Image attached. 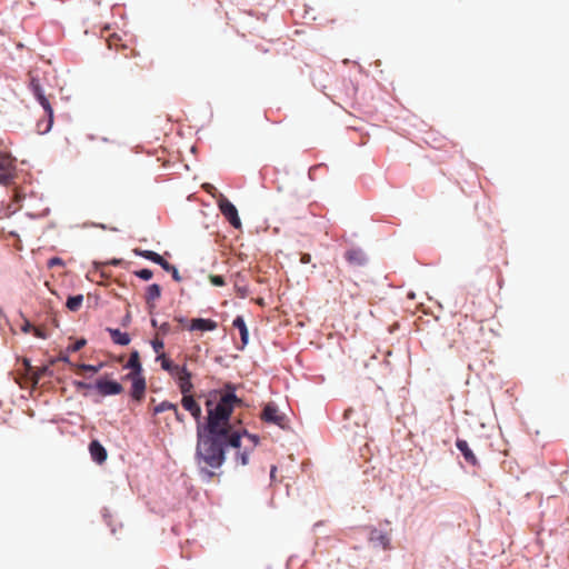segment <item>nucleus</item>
Segmentation results:
<instances>
[{
  "mask_svg": "<svg viewBox=\"0 0 569 569\" xmlns=\"http://www.w3.org/2000/svg\"><path fill=\"white\" fill-rule=\"evenodd\" d=\"M226 388L229 391L210 392L204 403L206 423H199L197 428L196 461L200 472L208 478L214 476L211 469H218L223 465L228 448L237 450L236 465L246 466L259 441L257 436L236 428L231 423L232 411L242 401L234 395V388L231 385H227Z\"/></svg>",
  "mask_w": 569,
  "mask_h": 569,
  "instance_id": "obj_1",
  "label": "nucleus"
},
{
  "mask_svg": "<svg viewBox=\"0 0 569 569\" xmlns=\"http://www.w3.org/2000/svg\"><path fill=\"white\" fill-rule=\"evenodd\" d=\"M29 88L32 91L36 99L38 100V102L43 108L44 113L47 116L46 119L39 120L37 122V131L40 134L48 133L51 130L52 123H53V109H52L51 102H50L49 98L44 94L43 89H42L38 78H36L33 76L30 77Z\"/></svg>",
  "mask_w": 569,
  "mask_h": 569,
  "instance_id": "obj_2",
  "label": "nucleus"
},
{
  "mask_svg": "<svg viewBox=\"0 0 569 569\" xmlns=\"http://www.w3.org/2000/svg\"><path fill=\"white\" fill-rule=\"evenodd\" d=\"M17 176L16 159L7 151L0 150V183L8 186Z\"/></svg>",
  "mask_w": 569,
  "mask_h": 569,
  "instance_id": "obj_3",
  "label": "nucleus"
},
{
  "mask_svg": "<svg viewBox=\"0 0 569 569\" xmlns=\"http://www.w3.org/2000/svg\"><path fill=\"white\" fill-rule=\"evenodd\" d=\"M218 207L232 227L237 229L241 227V220L238 216V210L227 198L221 196L218 200Z\"/></svg>",
  "mask_w": 569,
  "mask_h": 569,
  "instance_id": "obj_4",
  "label": "nucleus"
},
{
  "mask_svg": "<svg viewBox=\"0 0 569 569\" xmlns=\"http://www.w3.org/2000/svg\"><path fill=\"white\" fill-rule=\"evenodd\" d=\"M94 388L102 397L120 395L123 391L121 383L106 379H98L94 383Z\"/></svg>",
  "mask_w": 569,
  "mask_h": 569,
  "instance_id": "obj_5",
  "label": "nucleus"
},
{
  "mask_svg": "<svg viewBox=\"0 0 569 569\" xmlns=\"http://www.w3.org/2000/svg\"><path fill=\"white\" fill-rule=\"evenodd\" d=\"M127 380L131 381V391L130 395L136 401H141L144 398L146 389H147V382L142 375H136V376H126Z\"/></svg>",
  "mask_w": 569,
  "mask_h": 569,
  "instance_id": "obj_6",
  "label": "nucleus"
},
{
  "mask_svg": "<svg viewBox=\"0 0 569 569\" xmlns=\"http://www.w3.org/2000/svg\"><path fill=\"white\" fill-rule=\"evenodd\" d=\"M174 377L178 379V385L182 397L190 396L193 389V383L191 382V372L186 367H182V369Z\"/></svg>",
  "mask_w": 569,
  "mask_h": 569,
  "instance_id": "obj_7",
  "label": "nucleus"
},
{
  "mask_svg": "<svg viewBox=\"0 0 569 569\" xmlns=\"http://www.w3.org/2000/svg\"><path fill=\"white\" fill-rule=\"evenodd\" d=\"M261 419L266 422L274 423L277 426L283 427L284 416L279 413L276 406L268 403L261 413Z\"/></svg>",
  "mask_w": 569,
  "mask_h": 569,
  "instance_id": "obj_8",
  "label": "nucleus"
},
{
  "mask_svg": "<svg viewBox=\"0 0 569 569\" xmlns=\"http://www.w3.org/2000/svg\"><path fill=\"white\" fill-rule=\"evenodd\" d=\"M346 260L355 267H362L367 263V257L361 249L351 248L345 253Z\"/></svg>",
  "mask_w": 569,
  "mask_h": 569,
  "instance_id": "obj_9",
  "label": "nucleus"
},
{
  "mask_svg": "<svg viewBox=\"0 0 569 569\" xmlns=\"http://www.w3.org/2000/svg\"><path fill=\"white\" fill-rule=\"evenodd\" d=\"M182 407L191 413V416L197 420L200 421L201 418V407L199 403L194 400L193 396H186L181 399ZM200 422H198L199 425Z\"/></svg>",
  "mask_w": 569,
  "mask_h": 569,
  "instance_id": "obj_10",
  "label": "nucleus"
},
{
  "mask_svg": "<svg viewBox=\"0 0 569 569\" xmlns=\"http://www.w3.org/2000/svg\"><path fill=\"white\" fill-rule=\"evenodd\" d=\"M369 540L375 548H382L387 550L390 548V537L379 530H372L370 532Z\"/></svg>",
  "mask_w": 569,
  "mask_h": 569,
  "instance_id": "obj_11",
  "label": "nucleus"
},
{
  "mask_svg": "<svg viewBox=\"0 0 569 569\" xmlns=\"http://www.w3.org/2000/svg\"><path fill=\"white\" fill-rule=\"evenodd\" d=\"M457 449L462 453L465 460L471 466H478L479 461L472 450L469 448V445L463 439L456 440Z\"/></svg>",
  "mask_w": 569,
  "mask_h": 569,
  "instance_id": "obj_12",
  "label": "nucleus"
},
{
  "mask_svg": "<svg viewBox=\"0 0 569 569\" xmlns=\"http://www.w3.org/2000/svg\"><path fill=\"white\" fill-rule=\"evenodd\" d=\"M217 322L211 319L196 318L191 320L189 330L212 331L217 329Z\"/></svg>",
  "mask_w": 569,
  "mask_h": 569,
  "instance_id": "obj_13",
  "label": "nucleus"
},
{
  "mask_svg": "<svg viewBox=\"0 0 569 569\" xmlns=\"http://www.w3.org/2000/svg\"><path fill=\"white\" fill-rule=\"evenodd\" d=\"M89 451H90L91 458L96 462L102 463V462L106 461V459H107V450L104 449V447L98 440H93V441L90 442Z\"/></svg>",
  "mask_w": 569,
  "mask_h": 569,
  "instance_id": "obj_14",
  "label": "nucleus"
},
{
  "mask_svg": "<svg viewBox=\"0 0 569 569\" xmlns=\"http://www.w3.org/2000/svg\"><path fill=\"white\" fill-rule=\"evenodd\" d=\"M126 368L130 369L131 371L127 373L126 376H136V375H142V366L140 362V355L137 350L132 351L130 353L129 360L126 365Z\"/></svg>",
  "mask_w": 569,
  "mask_h": 569,
  "instance_id": "obj_15",
  "label": "nucleus"
},
{
  "mask_svg": "<svg viewBox=\"0 0 569 569\" xmlns=\"http://www.w3.org/2000/svg\"><path fill=\"white\" fill-rule=\"evenodd\" d=\"M133 252L138 256H141V257L161 266L162 269L168 268L167 267L168 261L164 260L159 253H157L154 251L134 249Z\"/></svg>",
  "mask_w": 569,
  "mask_h": 569,
  "instance_id": "obj_16",
  "label": "nucleus"
},
{
  "mask_svg": "<svg viewBox=\"0 0 569 569\" xmlns=\"http://www.w3.org/2000/svg\"><path fill=\"white\" fill-rule=\"evenodd\" d=\"M232 326L239 330L241 342H242L241 349H243L244 346H247L248 340H249V332H248V328L246 326L244 319L241 316L236 317V319L232 321Z\"/></svg>",
  "mask_w": 569,
  "mask_h": 569,
  "instance_id": "obj_17",
  "label": "nucleus"
},
{
  "mask_svg": "<svg viewBox=\"0 0 569 569\" xmlns=\"http://www.w3.org/2000/svg\"><path fill=\"white\" fill-rule=\"evenodd\" d=\"M107 331L116 345L127 346L131 341L130 336L127 332L120 331L119 329L108 328Z\"/></svg>",
  "mask_w": 569,
  "mask_h": 569,
  "instance_id": "obj_18",
  "label": "nucleus"
},
{
  "mask_svg": "<svg viewBox=\"0 0 569 569\" xmlns=\"http://www.w3.org/2000/svg\"><path fill=\"white\" fill-rule=\"evenodd\" d=\"M160 296L161 288L159 284L153 283L147 288L146 302L149 306V308H154V302L160 298Z\"/></svg>",
  "mask_w": 569,
  "mask_h": 569,
  "instance_id": "obj_19",
  "label": "nucleus"
},
{
  "mask_svg": "<svg viewBox=\"0 0 569 569\" xmlns=\"http://www.w3.org/2000/svg\"><path fill=\"white\" fill-rule=\"evenodd\" d=\"M157 359L161 361V368L173 377L182 369V367L168 359L164 353H160Z\"/></svg>",
  "mask_w": 569,
  "mask_h": 569,
  "instance_id": "obj_20",
  "label": "nucleus"
},
{
  "mask_svg": "<svg viewBox=\"0 0 569 569\" xmlns=\"http://www.w3.org/2000/svg\"><path fill=\"white\" fill-rule=\"evenodd\" d=\"M82 302H83V296L77 295V296L69 297L66 306L70 311H78L80 309V307L82 306Z\"/></svg>",
  "mask_w": 569,
  "mask_h": 569,
  "instance_id": "obj_21",
  "label": "nucleus"
},
{
  "mask_svg": "<svg viewBox=\"0 0 569 569\" xmlns=\"http://www.w3.org/2000/svg\"><path fill=\"white\" fill-rule=\"evenodd\" d=\"M176 406L174 403L172 402H169V401H162L160 402L158 406H156L153 408V413L154 415H158V413H161V412H164L167 410H176Z\"/></svg>",
  "mask_w": 569,
  "mask_h": 569,
  "instance_id": "obj_22",
  "label": "nucleus"
},
{
  "mask_svg": "<svg viewBox=\"0 0 569 569\" xmlns=\"http://www.w3.org/2000/svg\"><path fill=\"white\" fill-rule=\"evenodd\" d=\"M24 366L27 368L28 375L32 376L33 382L38 383V381L40 379V376H41V372L44 369H41V370L38 369L37 371H34L33 368L31 367L30 362L27 359H24Z\"/></svg>",
  "mask_w": 569,
  "mask_h": 569,
  "instance_id": "obj_23",
  "label": "nucleus"
},
{
  "mask_svg": "<svg viewBox=\"0 0 569 569\" xmlns=\"http://www.w3.org/2000/svg\"><path fill=\"white\" fill-rule=\"evenodd\" d=\"M101 368H102V363H100L99 366L86 365V363L77 365V369L82 370V371H90L92 373H97Z\"/></svg>",
  "mask_w": 569,
  "mask_h": 569,
  "instance_id": "obj_24",
  "label": "nucleus"
},
{
  "mask_svg": "<svg viewBox=\"0 0 569 569\" xmlns=\"http://www.w3.org/2000/svg\"><path fill=\"white\" fill-rule=\"evenodd\" d=\"M142 69H143L142 66H140L138 62H134V63H130L127 67V72L130 77H136L139 74V71H141Z\"/></svg>",
  "mask_w": 569,
  "mask_h": 569,
  "instance_id": "obj_25",
  "label": "nucleus"
},
{
  "mask_svg": "<svg viewBox=\"0 0 569 569\" xmlns=\"http://www.w3.org/2000/svg\"><path fill=\"white\" fill-rule=\"evenodd\" d=\"M86 339H79L67 348V352H77L86 346Z\"/></svg>",
  "mask_w": 569,
  "mask_h": 569,
  "instance_id": "obj_26",
  "label": "nucleus"
},
{
  "mask_svg": "<svg viewBox=\"0 0 569 569\" xmlns=\"http://www.w3.org/2000/svg\"><path fill=\"white\" fill-rule=\"evenodd\" d=\"M167 267L168 268H164L163 270H166L167 272H170L174 281H177V282L181 281V277L179 274L178 269L174 266L170 264L169 262L167 263Z\"/></svg>",
  "mask_w": 569,
  "mask_h": 569,
  "instance_id": "obj_27",
  "label": "nucleus"
},
{
  "mask_svg": "<svg viewBox=\"0 0 569 569\" xmlns=\"http://www.w3.org/2000/svg\"><path fill=\"white\" fill-rule=\"evenodd\" d=\"M134 274L146 281L150 280L153 276L150 269H141L139 271H136Z\"/></svg>",
  "mask_w": 569,
  "mask_h": 569,
  "instance_id": "obj_28",
  "label": "nucleus"
},
{
  "mask_svg": "<svg viewBox=\"0 0 569 569\" xmlns=\"http://www.w3.org/2000/svg\"><path fill=\"white\" fill-rule=\"evenodd\" d=\"M209 279H210V282H211L213 286H218V287H220V286H223V284H224V279H223V277H222V276L211 274V276L209 277Z\"/></svg>",
  "mask_w": 569,
  "mask_h": 569,
  "instance_id": "obj_29",
  "label": "nucleus"
},
{
  "mask_svg": "<svg viewBox=\"0 0 569 569\" xmlns=\"http://www.w3.org/2000/svg\"><path fill=\"white\" fill-rule=\"evenodd\" d=\"M163 347H164V343L162 340L156 339L152 341V348H153L154 352L160 355V351L163 349Z\"/></svg>",
  "mask_w": 569,
  "mask_h": 569,
  "instance_id": "obj_30",
  "label": "nucleus"
},
{
  "mask_svg": "<svg viewBox=\"0 0 569 569\" xmlns=\"http://www.w3.org/2000/svg\"><path fill=\"white\" fill-rule=\"evenodd\" d=\"M21 330L23 332L28 333L31 330H33V327H32V325L28 320H24V323L22 325Z\"/></svg>",
  "mask_w": 569,
  "mask_h": 569,
  "instance_id": "obj_31",
  "label": "nucleus"
},
{
  "mask_svg": "<svg viewBox=\"0 0 569 569\" xmlns=\"http://www.w3.org/2000/svg\"><path fill=\"white\" fill-rule=\"evenodd\" d=\"M300 262L303 264L311 262V256L309 253H302L300 257Z\"/></svg>",
  "mask_w": 569,
  "mask_h": 569,
  "instance_id": "obj_32",
  "label": "nucleus"
},
{
  "mask_svg": "<svg viewBox=\"0 0 569 569\" xmlns=\"http://www.w3.org/2000/svg\"><path fill=\"white\" fill-rule=\"evenodd\" d=\"M159 330L161 333L167 335L170 331V325L164 322L159 327Z\"/></svg>",
  "mask_w": 569,
  "mask_h": 569,
  "instance_id": "obj_33",
  "label": "nucleus"
},
{
  "mask_svg": "<svg viewBox=\"0 0 569 569\" xmlns=\"http://www.w3.org/2000/svg\"><path fill=\"white\" fill-rule=\"evenodd\" d=\"M173 413H174V417L176 419L179 421V422H183V415L179 411L178 409V406H176V410H172Z\"/></svg>",
  "mask_w": 569,
  "mask_h": 569,
  "instance_id": "obj_34",
  "label": "nucleus"
},
{
  "mask_svg": "<svg viewBox=\"0 0 569 569\" xmlns=\"http://www.w3.org/2000/svg\"><path fill=\"white\" fill-rule=\"evenodd\" d=\"M69 352L66 351V353H61L60 357H59V360L60 361H63V362H67V363H71L70 360H69Z\"/></svg>",
  "mask_w": 569,
  "mask_h": 569,
  "instance_id": "obj_35",
  "label": "nucleus"
},
{
  "mask_svg": "<svg viewBox=\"0 0 569 569\" xmlns=\"http://www.w3.org/2000/svg\"><path fill=\"white\" fill-rule=\"evenodd\" d=\"M33 333L38 338H42V339L46 338V336L42 333V331L39 328H33Z\"/></svg>",
  "mask_w": 569,
  "mask_h": 569,
  "instance_id": "obj_36",
  "label": "nucleus"
},
{
  "mask_svg": "<svg viewBox=\"0 0 569 569\" xmlns=\"http://www.w3.org/2000/svg\"><path fill=\"white\" fill-rule=\"evenodd\" d=\"M62 260L60 258H52L49 262V266L52 267L54 264H61Z\"/></svg>",
  "mask_w": 569,
  "mask_h": 569,
  "instance_id": "obj_37",
  "label": "nucleus"
},
{
  "mask_svg": "<svg viewBox=\"0 0 569 569\" xmlns=\"http://www.w3.org/2000/svg\"><path fill=\"white\" fill-rule=\"evenodd\" d=\"M76 385H77V387L79 389H81V388H90V385H88L86 382H82V381H78V382H76Z\"/></svg>",
  "mask_w": 569,
  "mask_h": 569,
  "instance_id": "obj_38",
  "label": "nucleus"
},
{
  "mask_svg": "<svg viewBox=\"0 0 569 569\" xmlns=\"http://www.w3.org/2000/svg\"><path fill=\"white\" fill-rule=\"evenodd\" d=\"M177 320H178L180 323H182V325L186 322V320H184L183 318H177Z\"/></svg>",
  "mask_w": 569,
  "mask_h": 569,
  "instance_id": "obj_39",
  "label": "nucleus"
},
{
  "mask_svg": "<svg viewBox=\"0 0 569 569\" xmlns=\"http://www.w3.org/2000/svg\"><path fill=\"white\" fill-rule=\"evenodd\" d=\"M151 325H152L153 327H157V321H156L154 319H152V320H151Z\"/></svg>",
  "mask_w": 569,
  "mask_h": 569,
  "instance_id": "obj_40",
  "label": "nucleus"
},
{
  "mask_svg": "<svg viewBox=\"0 0 569 569\" xmlns=\"http://www.w3.org/2000/svg\"><path fill=\"white\" fill-rule=\"evenodd\" d=\"M351 410L346 411L345 416L348 417L350 415Z\"/></svg>",
  "mask_w": 569,
  "mask_h": 569,
  "instance_id": "obj_41",
  "label": "nucleus"
},
{
  "mask_svg": "<svg viewBox=\"0 0 569 569\" xmlns=\"http://www.w3.org/2000/svg\"><path fill=\"white\" fill-rule=\"evenodd\" d=\"M274 470H276V467H272L271 475H273Z\"/></svg>",
  "mask_w": 569,
  "mask_h": 569,
  "instance_id": "obj_42",
  "label": "nucleus"
}]
</instances>
